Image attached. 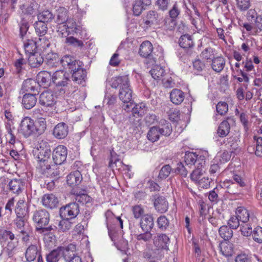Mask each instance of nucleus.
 <instances>
[{
  "mask_svg": "<svg viewBox=\"0 0 262 262\" xmlns=\"http://www.w3.org/2000/svg\"><path fill=\"white\" fill-rule=\"evenodd\" d=\"M41 202L45 207L54 209L58 207L59 201L57 197L51 193L44 194L42 197Z\"/></svg>",
  "mask_w": 262,
  "mask_h": 262,
  "instance_id": "nucleus-15",
  "label": "nucleus"
},
{
  "mask_svg": "<svg viewBox=\"0 0 262 262\" xmlns=\"http://www.w3.org/2000/svg\"><path fill=\"white\" fill-rule=\"evenodd\" d=\"M140 226L142 231H150L154 226L152 215L149 214L143 215L141 218Z\"/></svg>",
  "mask_w": 262,
  "mask_h": 262,
  "instance_id": "nucleus-17",
  "label": "nucleus"
},
{
  "mask_svg": "<svg viewBox=\"0 0 262 262\" xmlns=\"http://www.w3.org/2000/svg\"><path fill=\"white\" fill-rule=\"evenodd\" d=\"M164 69L160 66H155L150 71L151 76L156 80H160L164 76Z\"/></svg>",
  "mask_w": 262,
  "mask_h": 262,
  "instance_id": "nucleus-45",
  "label": "nucleus"
},
{
  "mask_svg": "<svg viewBox=\"0 0 262 262\" xmlns=\"http://www.w3.org/2000/svg\"><path fill=\"white\" fill-rule=\"evenodd\" d=\"M144 28L147 29L154 25H157L160 21V15L155 10H149L146 13L143 18Z\"/></svg>",
  "mask_w": 262,
  "mask_h": 262,
  "instance_id": "nucleus-11",
  "label": "nucleus"
},
{
  "mask_svg": "<svg viewBox=\"0 0 262 262\" xmlns=\"http://www.w3.org/2000/svg\"><path fill=\"white\" fill-rule=\"evenodd\" d=\"M238 140L236 137L231 136L224 139L222 144L225 147L229 150L231 153L234 152L238 149Z\"/></svg>",
  "mask_w": 262,
  "mask_h": 262,
  "instance_id": "nucleus-21",
  "label": "nucleus"
},
{
  "mask_svg": "<svg viewBox=\"0 0 262 262\" xmlns=\"http://www.w3.org/2000/svg\"><path fill=\"white\" fill-rule=\"evenodd\" d=\"M236 216L243 223H246L249 219V213L247 209L243 207H238L236 209Z\"/></svg>",
  "mask_w": 262,
  "mask_h": 262,
  "instance_id": "nucleus-43",
  "label": "nucleus"
},
{
  "mask_svg": "<svg viewBox=\"0 0 262 262\" xmlns=\"http://www.w3.org/2000/svg\"><path fill=\"white\" fill-rule=\"evenodd\" d=\"M35 135H40L44 133L46 129L47 125L46 119L44 118L40 117L35 123Z\"/></svg>",
  "mask_w": 262,
  "mask_h": 262,
  "instance_id": "nucleus-39",
  "label": "nucleus"
},
{
  "mask_svg": "<svg viewBox=\"0 0 262 262\" xmlns=\"http://www.w3.org/2000/svg\"><path fill=\"white\" fill-rule=\"evenodd\" d=\"M82 180V174L78 170L71 172L67 177V182L71 187L78 186Z\"/></svg>",
  "mask_w": 262,
  "mask_h": 262,
  "instance_id": "nucleus-18",
  "label": "nucleus"
},
{
  "mask_svg": "<svg viewBox=\"0 0 262 262\" xmlns=\"http://www.w3.org/2000/svg\"><path fill=\"white\" fill-rule=\"evenodd\" d=\"M172 171L171 167L169 165H165L162 166L159 171L158 178L160 180L166 179Z\"/></svg>",
  "mask_w": 262,
  "mask_h": 262,
  "instance_id": "nucleus-49",
  "label": "nucleus"
},
{
  "mask_svg": "<svg viewBox=\"0 0 262 262\" xmlns=\"http://www.w3.org/2000/svg\"><path fill=\"white\" fill-rule=\"evenodd\" d=\"M219 233L220 236L226 241H229L233 236L232 229L226 225H223L219 228Z\"/></svg>",
  "mask_w": 262,
  "mask_h": 262,
  "instance_id": "nucleus-42",
  "label": "nucleus"
},
{
  "mask_svg": "<svg viewBox=\"0 0 262 262\" xmlns=\"http://www.w3.org/2000/svg\"><path fill=\"white\" fill-rule=\"evenodd\" d=\"M15 235L12 232L8 230L3 227H0V243L4 245L9 239L10 240L15 239Z\"/></svg>",
  "mask_w": 262,
  "mask_h": 262,
  "instance_id": "nucleus-35",
  "label": "nucleus"
},
{
  "mask_svg": "<svg viewBox=\"0 0 262 262\" xmlns=\"http://www.w3.org/2000/svg\"><path fill=\"white\" fill-rule=\"evenodd\" d=\"M86 77V72L83 68L75 71L72 74V80L78 84H82L85 81Z\"/></svg>",
  "mask_w": 262,
  "mask_h": 262,
  "instance_id": "nucleus-34",
  "label": "nucleus"
},
{
  "mask_svg": "<svg viewBox=\"0 0 262 262\" xmlns=\"http://www.w3.org/2000/svg\"><path fill=\"white\" fill-rule=\"evenodd\" d=\"M225 59L222 56H218L212 59L211 63L212 69L216 73L221 72L225 66Z\"/></svg>",
  "mask_w": 262,
  "mask_h": 262,
  "instance_id": "nucleus-30",
  "label": "nucleus"
},
{
  "mask_svg": "<svg viewBox=\"0 0 262 262\" xmlns=\"http://www.w3.org/2000/svg\"><path fill=\"white\" fill-rule=\"evenodd\" d=\"M54 18V15L49 10L43 11L38 15L39 21L45 23L51 21Z\"/></svg>",
  "mask_w": 262,
  "mask_h": 262,
  "instance_id": "nucleus-46",
  "label": "nucleus"
},
{
  "mask_svg": "<svg viewBox=\"0 0 262 262\" xmlns=\"http://www.w3.org/2000/svg\"><path fill=\"white\" fill-rule=\"evenodd\" d=\"M72 193L74 195L75 202L77 204L78 203L81 204L87 205L91 203L92 201V198L89 195L84 193L78 192L75 189H72Z\"/></svg>",
  "mask_w": 262,
  "mask_h": 262,
  "instance_id": "nucleus-22",
  "label": "nucleus"
},
{
  "mask_svg": "<svg viewBox=\"0 0 262 262\" xmlns=\"http://www.w3.org/2000/svg\"><path fill=\"white\" fill-rule=\"evenodd\" d=\"M239 218L236 215L232 216L228 222V224L229 227L232 229H236L239 226Z\"/></svg>",
  "mask_w": 262,
  "mask_h": 262,
  "instance_id": "nucleus-63",
  "label": "nucleus"
},
{
  "mask_svg": "<svg viewBox=\"0 0 262 262\" xmlns=\"http://www.w3.org/2000/svg\"><path fill=\"white\" fill-rule=\"evenodd\" d=\"M76 59L72 56L66 55L60 59V63L62 67L66 70L71 66V64L74 63V61Z\"/></svg>",
  "mask_w": 262,
  "mask_h": 262,
  "instance_id": "nucleus-52",
  "label": "nucleus"
},
{
  "mask_svg": "<svg viewBox=\"0 0 262 262\" xmlns=\"http://www.w3.org/2000/svg\"><path fill=\"white\" fill-rule=\"evenodd\" d=\"M18 241L16 237H15V239L10 240L5 248V249L8 253L9 257L12 256L13 255L14 251L16 249L18 246Z\"/></svg>",
  "mask_w": 262,
  "mask_h": 262,
  "instance_id": "nucleus-48",
  "label": "nucleus"
},
{
  "mask_svg": "<svg viewBox=\"0 0 262 262\" xmlns=\"http://www.w3.org/2000/svg\"><path fill=\"white\" fill-rule=\"evenodd\" d=\"M35 124L33 120L30 117L24 118L19 125L18 132L25 137L27 138L32 135H35Z\"/></svg>",
  "mask_w": 262,
  "mask_h": 262,
  "instance_id": "nucleus-6",
  "label": "nucleus"
},
{
  "mask_svg": "<svg viewBox=\"0 0 262 262\" xmlns=\"http://www.w3.org/2000/svg\"><path fill=\"white\" fill-rule=\"evenodd\" d=\"M56 102V97L51 91H46L41 93L39 98V104L45 107H53Z\"/></svg>",
  "mask_w": 262,
  "mask_h": 262,
  "instance_id": "nucleus-10",
  "label": "nucleus"
},
{
  "mask_svg": "<svg viewBox=\"0 0 262 262\" xmlns=\"http://www.w3.org/2000/svg\"><path fill=\"white\" fill-rule=\"evenodd\" d=\"M179 43L184 49L191 48L194 46V42L191 35L184 34L182 35L179 40Z\"/></svg>",
  "mask_w": 262,
  "mask_h": 262,
  "instance_id": "nucleus-32",
  "label": "nucleus"
},
{
  "mask_svg": "<svg viewBox=\"0 0 262 262\" xmlns=\"http://www.w3.org/2000/svg\"><path fill=\"white\" fill-rule=\"evenodd\" d=\"M8 186L9 191L18 195L24 189L25 182L21 179H14L9 182Z\"/></svg>",
  "mask_w": 262,
  "mask_h": 262,
  "instance_id": "nucleus-14",
  "label": "nucleus"
},
{
  "mask_svg": "<svg viewBox=\"0 0 262 262\" xmlns=\"http://www.w3.org/2000/svg\"><path fill=\"white\" fill-rule=\"evenodd\" d=\"M79 211L78 204L73 202L66 205L65 206L61 207L59 213L61 218L72 220L78 215Z\"/></svg>",
  "mask_w": 262,
  "mask_h": 262,
  "instance_id": "nucleus-5",
  "label": "nucleus"
},
{
  "mask_svg": "<svg viewBox=\"0 0 262 262\" xmlns=\"http://www.w3.org/2000/svg\"><path fill=\"white\" fill-rule=\"evenodd\" d=\"M29 27L28 22L22 21L19 24V35L23 40L25 39L26 36H28L27 32Z\"/></svg>",
  "mask_w": 262,
  "mask_h": 262,
  "instance_id": "nucleus-57",
  "label": "nucleus"
},
{
  "mask_svg": "<svg viewBox=\"0 0 262 262\" xmlns=\"http://www.w3.org/2000/svg\"><path fill=\"white\" fill-rule=\"evenodd\" d=\"M184 98V93L179 89H173L170 93V100L176 105L180 104L183 101Z\"/></svg>",
  "mask_w": 262,
  "mask_h": 262,
  "instance_id": "nucleus-26",
  "label": "nucleus"
},
{
  "mask_svg": "<svg viewBox=\"0 0 262 262\" xmlns=\"http://www.w3.org/2000/svg\"><path fill=\"white\" fill-rule=\"evenodd\" d=\"M177 21L176 19L170 18H165L164 26L166 30L172 31L175 29Z\"/></svg>",
  "mask_w": 262,
  "mask_h": 262,
  "instance_id": "nucleus-61",
  "label": "nucleus"
},
{
  "mask_svg": "<svg viewBox=\"0 0 262 262\" xmlns=\"http://www.w3.org/2000/svg\"><path fill=\"white\" fill-rule=\"evenodd\" d=\"M205 67V64L200 59H195L193 62V72L195 74H201Z\"/></svg>",
  "mask_w": 262,
  "mask_h": 262,
  "instance_id": "nucleus-51",
  "label": "nucleus"
},
{
  "mask_svg": "<svg viewBox=\"0 0 262 262\" xmlns=\"http://www.w3.org/2000/svg\"><path fill=\"white\" fill-rule=\"evenodd\" d=\"M39 251L38 247L35 245H30L26 249L25 252V257L28 262L34 261L37 256Z\"/></svg>",
  "mask_w": 262,
  "mask_h": 262,
  "instance_id": "nucleus-28",
  "label": "nucleus"
},
{
  "mask_svg": "<svg viewBox=\"0 0 262 262\" xmlns=\"http://www.w3.org/2000/svg\"><path fill=\"white\" fill-rule=\"evenodd\" d=\"M230 130V126L227 120L223 121L219 125L217 129V134L220 137H226Z\"/></svg>",
  "mask_w": 262,
  "mask_h": 262,
  "instance_id": "nucleus-36",
  "label": "nucleus"
},
{
  "mask_svg": "<svg viewBox=\"0 0 262 262\" xmlns=\"http://www.w3.org/2000/svg\"><path fill=\"white\" fill-rule=\"evenodd\" d=\"M220 248L222 254L226 257L231 256L233 253V246L231 243H222L220 244Z\"/></svg>",
  "mask_w": 262,
  "mask_h": 262,
  "instance_id": "nucleus-44",
  "label": "nucleus"
},
{
  "mask_svg": "<svg viewBox=\"0 0 262 262\" xmlns=\"http://www.w3.org/2000/svg\"><path fill=\"white\" fill-rule=\"evenodd\" d=\"M118 162H119V160L116 154L113 151H111V158L108 163V167L112 168V169H114L115 167L117 169V164Z\"/></svg>",
  "mask_w": 262,
  "mask_h": 262,
  "instance_id": "nucleus-62",
  "label": "nucleus"
},
{
  "mask_svg": "<svg viewBox=\"0 0 262 262\" xmlns=\"http://www.w3.org/2000/svg\"><path fill=\"white\" fill-rule=\"evenodd\" d=\"M216 110L220 115H224L228 111V105L225 102L220 101L216 105Z\"/></svg>",
  "mask_w": 262,
  "mask_h": 262,
  "instance_id": "nucleus-56",
  "label": "nucleus"
},
{
  "mask_svg": "<svg viewBox=\"0 0 262 262\" xmlns=\"http://www.w3.org/2000/svg\"><path fill=\"white\" fill-rule=\"evenodd\" d=\"M143 231L144 232V233L135 235L136 239L138 241L149 242L152 238V234L150 233V231Z\"/></svg>",
  "mask_w": 262,
  "mask_h": 262,
  "instance_id": "nucleus-58",
  "label": "nucleus"
},
{
  "mask_svg": "<svg viewBox=\"0 0 262 262\" xmlns=\"http://www.w3.org/2000/svg\"><path fill=\"white\" fill-rule=\"evenodd\" d=\"M69 128L64 123H59L57 124L53 129V135L57 139H63L68 134Z\"/></svg>",
  "mask_w": 262,
  "mask_h": 262,
  "instance_id": "nucleus-20",
  "label": "nucleus"
},
{
  "mask_svg": "<svg viewBox=\"0 0 262 262\" xmlns=\"http://www.w3.org/2000/svg\"><path fill=\"white\" fill-rule=\"evenodd\" d=\"M70 81L68 74L63 71H56L52 75V82L56 86V90L60 94L65 93L66 88Z\"/></svg>",
  "mask_w": 262,
  "mask_h": 262,
  "instance_id": "nucleus-4",
  "label": "nucleus"
},
{
  "mask_svg": "<svg viewBox=\"0 0 262 262\" xmlns=\"http://www.w3.org/2000/svg\"><path fill=\"white\" fill-rule=\"evenodd\" d=\"M237 8L241 11L247 10L251 6V0H235Z\"/></svg>",
  "mask_w": 262,
  "mask_h": 262,
  "instance_id": "nucleus-54",
  "label": "nucleus"
},
{
  "mask_svg": "<svg viewBox=\"0 0 262 262\" xmlns=\"http://www.w3.org/2000/svg\"><path fill=\"white\" fill-rule=\"evenodd\" d=\"M157 224L159 228L162 230L167 229L169 226V222L165 215H161L157 219Z\"/></svg>",
  "mask_w": 262,
  "mask_h": 262,
  "instance_id": "nucleus-55",
  "label": "nucleus"
},
{
  "mask_svg": "<svg viewBox=\"0 0 262 262\" xmlns=\"http://www.w3.org/2000/svg\"><path fill=\"white\" fill-rule=\"evenodd\" d=\"M34 28L35 32L39 37L45 36L48 31L47 24L39 20L34 24Z\"/></svg>",
  "mask_w": 262,
  "mask_h": 262,
  "instance_id": "nucleus-41",
  "label": "nucleus"
},
{
  "mask_svg": "<svg viewBox=\"0 0 262 262\" xmlns=\"http://www.w3.org/2000/svg\"><path fill=\"white\" fill-rule=\"evenodd\" d=\"M152 45L149 41L146 40L141 44L139 54L143 57L149 58L151 60V62L154 64L156 63V57L154 56V54L152 53Z\"/></svg>",
  "mask_w": 262,
  "mask_h": 262,
  "instance_id": "nucleus-9",
  "label": "nucleus"
},
{
  "mask_svg": "<svg viewBox=\"0 0 262 262\" xmlns=\"http://www.w3.org/2000/svg\"><path fill=\"white\" fill-rule=\"evenodd\" d=\"M145 9L139 0H136L133 4V11L134 15L138 16Z\"/></svg>",
  "mask_w": 262,
  "mask_h": 262,
  "instance_id": "nucleus-53",
  "label": "nucleus"
},
{
  "mask_svg": "<svg viewBox=\"0 0 262 262\" xmlns=\"http://www.w3.org/2000/svg\"><path fill=\"white\" fill-rule=\"evenodd\" d=\"M50 215L46 209H39L35 210L33 212L32 220L37 226H45L50 221Z\"/></svg>",
  "mask_w": 262,
  "mask_h": 262,
  "instance_id": "nucleus-7",
  "label": "nucleus"
},
{
  "mask_svg": "<svg viewBox=\"0 0 262 262\" xmlns=\"http://www.w3.org/2000/svg\"><path fill=\"white\" fill-rule=\"evenodd\" d=\"M185 162L187 165H195V164L203 165L205 160L201 156L198 157V155L194 152H188L185 154Z\"/></svg>",
  "mask_w": 262,
  "mask_h": 262,
  "instance_id": "nucleus-19",
  "label": "nucleus"
},
{
  "mask_svg": "<svg viewBox=\"0 0 262 262\" xmlns=\"http://www.w3.org/2000/svg\"><path fill=\"white\" fill-rule=\"evenodd\" d=\"M57 32L62 37H64L69 35L70 30L68 29L67 24H59L57 27Z\"/></svg>",
  "mask_w": 262,
  "mask_h": 262,
  "instance_id": "nucleus-59",
  "label": "nucleus"
},
{
  "mask_svg": "<svg viewBox=\"0 0 262 262\" xmlns=\"http://www.w3.org/2000/svg\"><path fill=\"white\" fill-rule=\"evenodd\" d=\"M172 132L171 124L165 120L163 123H161L159 126H153L149 130L147 137L148 139L152 142L157 141L159 139L160 136H169Z\"/></svg>",
  "mask_w": 262,
  "mask_h": 262,
  "instance_id": "nucleus-2",
  "label": "nucleus"
},
{
  "mask_svg": "<svg viewBox=\"0 0 262 262\" xmlns=\"http://www.w3.org/2000/svg\"><path fill=\"white\" fill-rule=\"evenodd\" d=\"M154 206L158 212L163 213L167 211L169 205L164 196L156 194L154 196Z\"/></svg>",
  "mask_w": 262,
  "mask_h": 262,
  "instance_id": "nucleus-12",
  "label": "nucleus"
},
{
  "mask_svg": "<svg viewBox=\"0 0 262 262\" xmlns=\"http://www.w3.org/2000/svg\"><path fill=\"white\" fill-rule=\"evenodd\" d=\"M37 42L32 39L28 38L24 40V48L26 54L30 55L36 53L35 52L37 48Z\"/></svg>",
  "mask_w": 262,
  "mask_h": 262,
  "instance_id": "nucleus-33",
  "label": "nucleus"
},
{
  "mask_svg": "<svg viewBox=\"0 0 262 262\" xmlns=\"http://www.w3.org/2000/svg\"><path fill=\"white\" fill-rule=\"evenodd\" d=\"M68 12L64 7H59L57 10V18L56 22L59 24H64L68 20Z\"/></svg>",
  "mask_w": 262,
  "mask_h": 262,
  "instance_id": "nucleus-38",
  "label": "nucleus"
},
{
  "mask_svg": "<svg viewBox=\"0 0 262 262\" xmlns=\"http://www.w3.org/2000/svg\"><path fill=\"white\" fill-rule=\"evenodd\" d=\"M133 213L136 219L141 218L144 212V209L139 205H136L132 208Z\"/></svg>",
  "mask_w": 262,
  "mask_h": 262,
  "instance_id": "nucleus-64",
  "label": "nucleus"
},
{
  "mask_svg": "<svg viewBox=\"0 0 262 262\" xmlns=\"http://www.w3.org/2000/svg\"><path fill=\"white\" fill-rule=\"evenodd\" d=\"M14 223L16 226V230L20 233L28 232V230L32 229L29 223L25 221L24 217H18L14 220Z\"/></svg>",
  "mask_w": 262,
  "mask_h": 262,
  "instance_id": "nucleus-25",
  "label": "nucleus"
},
{
  "mask_svg": "<svg viewBox=\"0 0 262 262\" xmlns=\"http://www.w3.org/2000/svg\"><path fill=\"white\" fill-rule=\"evenodd\" d=\"M37 85L44 88L50 86L52 80V76L51 73L46 71H40L36 77Z\"/></svg>",
  "mask_w": 262,
  "mask_h": 262,
  "instance_id": "nucleus-13",
  "label": "nucleus"
},
{
  "mask_svg": "<svg viewBox=\"0 0 262 262\" xmlns=\"http://www.w3.org/2000/svg\"><path fill=\"white\" fill-rule=\"evenodd\" d=\"M39 172L46 176L47 177H51V178H57L59 177L60 172L59 170L57 169H54V168H51L50 164L47 166L45 167L44 168H42Z\"/></svg>",
  "mask_w": 262,
  "mask_h": 262,
  "instance_id": "nucleus-37",
  "label": "nucleus"
},
{
  "mask_svg": "<svg viewBox=\"0 0 262 262\" xmlns=\"http://www.w3.org/2000/svg\"><path fill=\"white\" fill-rule=\"evenodd\" d=\"M21 90L24 92H34L36 91L37 94H38V85L37 82L35 80L31 78L24 80L22 84Z\"/></svg>",
  "mask_w": 262,
  "mask_h": 262,
  "instance_id": "nucleus-27",
  "label": "nucleus"
},
{
  "mask_svg": "<svg viewBox=\"0 0 262 262\" xmlns=\"http://www.w3.org/2000/svg\"><path fill=\"white\" fill-rule=\"evenodd\" d=\"M62 257L68 261L72 257L77 254L75 253L76 246L75 245L70 244L67 246H60Z\"/></svg>",
  "mask_w": 262,
  "mask_h": 262,
  "instance_id": "nucleus-24",
  "label": "nucleus"
},
{
  "mask_svg": "<svg viewBox=\"0 0 262 262\" xmlns=\"http://www.w3.org/2000/svg\"><path fill=\"white\" fill-rule=\"evenodd\" d=\"M111 85L112 88H119V98L123 102H129L132 100L133 91L130 88L128 76L124 75L113 78Z\"/></svg>",
  "mask_w": 262,
  "mask_h": 262,
  "instance_id": "nucleus-1",
  "label": "nucleus"
},
{
  "mask_svg": "<svg viewBox=\"0 0 262 262\" xmlns=\"http://www.w3.org/2000/svg\"><path fill=\"white\" fill-rule=\"evenodd\" d=\"M62 257L60 248L53 250L46 256L47 262H58Z\"/></svg>",
  "mask_w": 262,
  "mask_h": 262,
  "instance_id": "nucleus-40",
  "label": "nucleus"
},
{
  "mask_svg": "<svg viewBox=\"0 0 262 262\" xmlns=\"http://www.w3.org/2000/svg\"><path fill=\"white\" fill-rule=\"evenodd\" d=\"M16 217H25L28 213L27 204L24 200H19L16 203L15 208Z\"/></svg>",
  "mask_w": 262,
  "mask_h": 262,
  "instance_id": "nucleus-31",
  "label": "nucleus"
},
{
  "mask_svg": "<svg viewBox=\"0 0 262 262\" xmlns=\"http://www.w3.org/2000/svg\"><path fill=\"white\" fill-rule=\"evenodd\" d=\"M36 94H26L23 96L21 102L26 109H31L35 105L37 102Z\"/></svg>",
  "mask_w": 262,
  "mask_h": 262,
  "instance_id": "nucleus-23",
  "label": "nucleus"
},
{
  "mask_svg": "<svg viewBox=\"0 0 262 262\" xmlns=\"http://www.w3.org/2000/svg\"><path fill=\"white\" fill-rule=\"evenodd\" d=\"M70 220V219L62 218V220L59 221L58 224V231L64 232L69 230L72 225V223Z\"/></svg>",
  "mask_w": 262,
  "mask_h": 262,
  "instance_id": "nucleus-47",
  "label": "nucleus"
},
{
  "mask_svg": "<svg viewBox=\"0 0 262 262\" xmlns=\"http://www.w3.org/2000/svg\"><path fill=\"white\" fill-rule=\"evenodd\" d=\"M28 63L32 68L39 67L43 62V58L38 53H35L29 55Z\"/></svg>",
  "mask_w": 262,
  "mask_h": 262,
  "instance_id": "nucleus-29",
  "label": "nucleus"
},
{
  "mask_svg": "<svg viewBox=\"0 0 262 262\" xmlns=\"http://www.w3.org/2000/svg\"><path fill=\"white\" fill-rule=\"evenodd\" d=\"M67 148L63 145H58L52 152V159L56 165H61L66 160Z\"/></svg>",
  "mask_w": 262,
  "mask_h": 262,
  "instance_id": "nucleus-8",
  "label": "nucleus"
},
{
  "mask_svg": "<svg viewBox=\"0 0 262 262\" xmlns=\"http://www.w3.org/2000/svg\"><path fill=\"white\" fill-rule=\"evenodd\" d=\"M47 143L42 142L39 144V146L37 147L34 150L35 155L36 156L38 161L37 168L40 170L45 167L47 166L49 163V159L51 156V150Z\"/></svg>",
  "mask_w": 262,
  "mask_h": 262,
  "instance_id": "nucleus-3",
  "label": "nucleus"
},
{
  "mask_svg": "<svg viewBox=\"0 0 262 262\" xmlns=\"http://www.w3.org/2000/svg\"><path fill=\"white\" fill-rule=\"evenodd\" d=\"M252 236L254 241L258 243H262V228L257 227L252 232Z\"/></svg>",
  "mask_w": 262,
  "mask_h": 262,
  "instance_id": "nucleus-60",
  "label": "nucleus"
},
{
  "mask_svg": "<svg viewBox=\"0 0 262 262\" xmlns=\"http://www.w3.org/2000/svg\"><path fill=\"white\" fill-rule=\"evenodd\" d=\"M154 245L158 249L168 250L169 237L165 234L161 233L155 236L153 239Z\"/></svg>",
  "mask_w": 262,
  "mask_h": 262,
  "instance_id": "nucleus-16",
  "label": "nucleus"
},
{
  "mask_svg": "<svg viewBox=\"0 0 262 262\" xmlns=\"http://www.w3.org/2000/svg\"><path fill=\"white\" fill-rule=\"evenodd\" d=\"M214 52L215 50L213 48L211 47H208L202 52L200 56L203 59L207 60H211L212 61V59L215 58Z\"/></svg>",
  "mask_w": 262,
  "mask_h": 262,
  "instance_id": "nucleus-50",
  "label": "nucleus"
}]
</instances>
